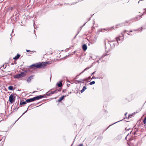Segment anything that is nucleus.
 I'll return each mask as SVG.
<instances>
[{
  "label": "nucleus",
  "instance_id": "f8f14e48",
  "mask_svg": "<svg viewBox=\"0 0 146 146\" xmlns=\"http://www.w3.org/2000/svg\"><path fill=\"white\" fill-rule=\"evenodd\" d=\"M20 56V55L17 54V56H16L15 57L13 58V59L15 60L19 58Z\"/></svg>",
  "mask_w": 146,
  "mask_h": 146
},
{
  "label": "nucleus",
  "instance_id": "bb28decb",
  "mask_svg": "<svg viewBox=\"0 0 146 146\" xmlns=\"http://www.w3.org/2000/svg\"><path fill=\"white\" fill-rule=\"evenodd\" d=\"M94 72L92 74V75L93 74H94Z\"/></svg>",
  "mask_w": 146,
  "mask_h": 146
},
{
  "label": "nucleus",
  "instance_id": "b1692460",
  "mask_svg": "<svg viewBox=\"0 0 146 146\" xmlns=\"http://www.w3.org/2000/svg\"><path fill=\"white\" fill-rule=\"evenodd\" d=\"M119 121H117V122H115V123H113V124H115V123H117V122H119Z\"/></svg>",
  "mask_w": 146,
  "mask_h": 146
},
{
  "label": "nucleus",
  "instance_id": "39448f33",
  "mask_svg": "<svg viewBox=\"0 0 146 146\" xmlns=\"http://www.w3.org/2000/svg\"><path fill=\"white\" fill-rule=\"evenodd\" d=\"M123 33H121V34L122 35V36H119V37L115 38L116 41H117V42L118 44L119 43H121L123 39L124 35Z\"/></svg>",
  "mask_w": 146,
  "mask_h": 146
},
{
  "label": "nucleus",
  "instance_id": "dca6fc26",
  "mask_svg": "<svg viewBox=\"0 0 146 146\" xmlns=\"http://www.w3.org/2000/svg\"><path fill=\"white\" fill-rule=\"evenodd\" d=\"M95 81H92V82H90V83L89 84L90 85H92V84H94L95 83Z\"/></svg>",
  "mask_w": 146,
  "mask_h": 146
},
{
  "label": "nucleus",
  "instance_id": "a878e982",
  "mask_svg": "<svg viewBox=\"0 0 146 146\" xmlns=\"http://www.w3.org/2000/svg\"><path fill=\"white\" fill-rule=\"evenodd\" d=\"M127 114V113H125V115H126Z\"/></svg>",
  "mask_w": 146,
  "mask_h": 146
},
{
  "label": "nucleus",
  "instance_id": "f257e3e1",
  "mask_svg": "<svg viewBox=\"0 0 146 146\" xmlns=\"http://www.w3.org/2000/svg\"><path fill=\"white\" fill-rule=\"evenodd\" d=\"M48 63L46 62H42L41 63L33 64L31 65L30 67L31 68H39L43 67L46 66Z\"/></svg>",
  "mask_w": 146,
  "mask_h": 146
},
{
  "label": "nucleus",
  "instance_id": "4be33fe9",
  "mask_svg": "<svg viewBox=\"0 0 146 146\" xmlns=\"http://www.w3.org/2000/svg\"><path fill=\"white\" fill-rule=\"evenodd\" d=\"M127 31L126 30H125L124 31H123V33H125Z\"/></svg>",
  "mask_w": 146,
  "mask_h": 146
},
{
  "label": "nucleus",
  "instance_id": "6ab92c4d",
  "mask_svg": "<svg viewBox=\"0 0 146 146\" xmlns=\"http://www.w3.org/2000/svg\"><path fill=\"white\" fill-rule=\"evenodd\" d=\"M127 23H130L129 21H127L126 22Z\"/></svg>",
  "mask_w": 146,
  "mask_h": 146
},
{
  "label": "nucleus",
  "instance_id": "0eeeda50",
  "mask_svg": "<svg viewBox=\"0 0 146 146\" xmlns=\"http://www.w3.org/2000/svg\"><path fill=\"white\" fill-rule=\"evenodd\" d=\"M82 47L84 51H86L87 50V45L86 44H84L82 46Z\"/></svg>",
  "mask_w": 146,
  "mask_h": 146
},
{
  "label": "nucleus",
  "instance_id": "4468645a",
  "mask_svg": "<svg viewBox=\"0 0 146 146\" xmlns=\"http://www.w3.org/2000/svg\"><path fill=\"white\" fill-rule=\"evenodd\" d=\"M13 87L12 86H10L9 87L8 89L10 90H13Z\"/></svg>",
  "mask_w": 146,
  "mask_h": 146
},
{
  "label": "nucleus",
  "instance_id": "9b49d317",
  "mask_svg": "<svg viewBox=\"0 0 146 146\" xmlns=\"http://www.w3.org/2000/svg\"><path fill=\"white\" fill-rule=\"evenodd\" d=\"M86 89V86H84L83 87V89L81 91V93H82Z\"/></svg>",
  "mask_w": 146,
  "mask_h": 146
},
{
  "label": "nucleus",
  "instance_id": "7ed1b4c3",
  "mask_svg": "<svg viewBox=\"0 0 146 146\" xmlns=\"http://www.w3.org/2000/svg\"><path fill=\"white\" fill-rule=\"evenodd\" d=\"M43 96L42 95H40L38 96H36L34 98H32L29 99L27 100H26V102L27 103L32 102L34 101L35 100H39L40 99H41L43 98Z\"/></svg>",
  "mask_w": 146,
  "mask_h": 146
},
{
  "label": "nucleus",
  "instance_id": "aec40b11",
  "mask_svg": "<svg viewBox=\"0 0 146 146\" xmlns=\"http://www.w3.org/2000/svg\"><path fill=\"white\" fill-rule=\"evenodd\" d=\"M132 116V115H129V117H131Z\"/></svg>",
  "mask_w": 146,
  "mask_h": 146
},
{
  "label": "nucleus",
  "instance_id": "423d86ee",
  "mask_svg": "<svg viewBox=\"0 0 146 146\" xmlns=\"http://www.w3.org/2000/svg\"><path fill=\"white\" fill-rule=\"evenodd\" d=\"M15 97L12 94H11L9 97V101L11 103L13 102L15 100Z\"/></svg>",
  "mask_w": 146,
  "mask_h": 146
},
{
  "label": "nucleus",
  "instance_id": "c756f323",
  "mask_svg": "<svg viewBox=\"0 0 146 146\" xmlns=\"http://www.w3.org/2000/svg\"><path fill=\"white\" fill-rule=\"evenodd\" d=\"M132 32V31H130V32Z\"/></svg>",
  "mask_w": 146,
  "mask_h": 146
},
{
  "label": "nucleus",
  "instance_id": "7c9ffc66",
  "mask_svg": "<svg viewBox=\"0 0 146 146\" xmlns=\"http://www.w3.org/2000/svg\"><path fill=\"white\" fill-rule=\"evenodd\" d=\"M114 44V46H115L114 44Z\"/></svg>",
  "mask_w": 146,
  "mask_h": 146
},
{
  "label": "nucleus",
  "instance_id": "c85d7f7f",
  "mask_svg": "<svg viewBox=\"0 0 146 146\" xmlns=\"http://www.w3.org/2000/svg\"><path fill=\"white\" fill-rule=\"evenodd\" d=\"M132 131H131V132H130V133H131V132H132Z\"/></svg>",
  "mask_w": 146,
  "mask_h": 146
},
{
  "label": "nucleus",
  "instance_id": "6e6552de",
  "mask_svg": "<svg viewBox=\"0 0 146 146\" xmlns=\"http://www.w3.org/2000/svg\"><path fill=\"white\" fill-rule=\"evenodd\" d=\"M33 76H31L29 77L27 79V82H30L31 80L33 78Z\"/></svg>",
  "mask_w": 146,
  "mask_h": 146
},
{
  "label": "nucleus",
  "instance_id": "f03ea898",
  "mask_svg": "<svg viewBox=\"0 0 146 146\" xmlns=\"http://www.w3.org/2000/svg\"><path fill=\"white\" fill-rule=\"evenodd\" d=\"M115 40H111V41H108V42L106 43V40H105V50L106 51L107 53L109 52L111 49V45L110 42H113Z\"/></svg>",
  "mask_w": 146,
  "mask_h": 146
},
{
  "label": "nucleus",
  "instance_id": "cd10ccee",
  "mask_svg": "<svg viewBox=\"0 0 146 146\" xmlns=\"http://www.w3.org/2000/svg\"><path fill=\"white\" fill-rule=\"evenodd\" d=\"M128 134L127 135L126 137H125V138H126V137L128 136Z\"/></svg>",
  "mask_w": 146,
  "mask_h": 146
},
{
  "label": "nucleus",
  "instance_id": "ddd939ff",
  "mask_svg": "<svg viewBox=\"0 0 146 146\" xmlns=\"http://www.w3.org/2000/svg\"><path fill=\"white\" fill-rule=\"evenodd\" d=\"M26 104V102H21L20 103V105Z\"/></svg>",
  "mask_w": 146,
  "mask_h": 146
},
{
  "label": "nucleus",
  "instance_id": "412c9836",
  "mask_svg": "<svg viewBox=\"0 0 146 146\" xmlns=\"http://www.w3.org/2000/svg\"><path fill=\"white\" fill-rule=\"evenodd\" d=\"M55 92H56L55 91H54L52 93V94H53L54 93H55Z\"/></svg>",
  "mask_w": 146,
  "mask_h": 146
},
{
  "label": "nucleus",
  "instance_id": "2eb2a0df",
  "mask_svg": "<svg viewBox=\"0 0 146 146\" xmlns=\"http://www.w3.org/2000/svg\"><path fill=\"white\" fill-rule=\"evenodd\" d=\"M105 56H108V57H106V58H108V55L107 54H105L104 55H102V57H101V58H103V57H104Z\"/></svg>",
  "mask_w": 146,
  "mask_h": 146
},
{
  "label": "nucleus",
  "instance_id": "9d476101",
  "mask_svg": "<svg viewBox=\"0 0 146 146\" xmlns=\"http://www.w3.org/2000/svg\"><path fill=\"white\" fill-rule=\"evenodd\" d=\"M57 86L59 87H60L62 86V83L61 82H60L57 84Z\"/></svg>",
  "mask_w": 146,
  "mask_h": 146
},
{
  "label": "nucleus",
  "instance_id": "393cba45",
  "mask_svg": "<svg viewBox=\"0 0 146 146\" xmlns=\"http://www.w3.org/2000/svg\"><path fill=\"white\" fill-rule=\"evenodd\" d=\"M51 75H50V80H51Z\"/></svg>",
  "mask_w": 146,
  "mask_h": 146
},
{
  "label": "nucleus",
  "instance_id": "a211bd4d",
  "mask_svg": "<svg viewBox=\"0 0 146 146\" xmlns=\"http://www.w3.org/2000/svg\"><path fill=\"white\" fill-rule=\"evenodd\" d=\"M83 146V145L82 144H80V145H78V146Z\"/></svg>",
  "mask_w": 146,
  "mask_h": 146
},
{
  "label": "nucleus",
  "instance_id": "1a4fd4ad",
  "mask_svg": "<svg viewBox=\"0 0 146 146\" xmlns=\"http://www.w3.org/2000/svg\"><path fill=\"white\" fill-rule=\"evenodd\" d=\"M65 96H63L61 97H60L58 100V101L59 102H61L62 100L65 97Z\"/></svg>",
  "mask_w": 146,
  "mask_h": 146
},
{
  "label": "nucleus",
  "instance_id": "20e7f679",
  "mask_svg": "<svg viewBox=\"0 0 146 146\" xmlns=\"http://www.w3.org/2000/svg\"><path fill=\"white\" fill-rule=\"evenodd\" d=\"M26 75V74L24 72H21L20 74L15 75L14 77V78L19 79L24 77Z\"/></svg>",
  "mask_w": 146,
  "mask_h": 146
},
{
  "label": "nucleus",
  "instance_id": "f3484780",
  "mask_svg": "<svg viewBox=\"0 0 146 146\" xmlns=\"http://www.w3.org/2000/svg\"><path fill=\"white\" fill-rule=\"evenodd\" d=\"M125 129L126 131H129V129H131L130 128L127 129V128H126Z\"/></svg>",
  "mask_w": 146,
  "mask_h": 146
},
{
  "label": "nucleus",
  "instance_id": "5701e85b",
  "mask_svg": "<svg viewBox=\"0 0 146 146\" xmlns=\"http://www.w3.org/2000/svg\"><path fill=\"white\" fill-rule=\"evenodd\" d=\"M26 51H27V52H29L30 51V50H27Z\"/></svg>",
  "mask_w": 146,
  "mask_h": 146
}]
</instances>
